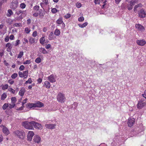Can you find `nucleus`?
<instances>
[{"mask_svg": "<svg viewBox=\"0 0 146 146\" xmlns=\"http://www.w3.org/2000/svg\"><path fill=\"white\" fill-rule=\"evenodd\" d=\"M51 11L53 13H55L57 12L58 10L56 8H53L52 9Z\"/></svg>", "mask_w": 146, "mask_h": 146, "instance_id": "obj_45", "label": "nucleus"}, {"mask_svg": "<svg viewBox=\"0 0 146 146\" xmlns=\"http://www.w3.org/2000/svg\"><path fill=\"white\" fill-rule=\"evenodd\" d=\"M60 31L58 29H56L54 32V35L57 36H59L60 34Z\"/></svg>", "mask_w": 146, "mask_h": 146, "instance_id": "obj_32", "label": "nucleus"}, {"mask_svg": "<svg viewBox=\"0 0 146 146\" xmlns=\"http://www.w3.org/2000/svg\"><path fill=\"white\" fill-rule=\"evenodd\" d=\"M25 31L26 33L29 34L31 30L29 28L26 27L25 29Z\"/></svg>", "mask_w": 146, "mask_h": 146, "instance_id": "obj_40", "label": "nucleus"}, {"mask_svg": "<svg viewBox=\"0 0 146 146\" xmlns=\"http://www.w3.org/2000/svg\"><path fill=\"white\" fill-rule=\"evenodd\" d=\"M94 2L96 5L100 4V0H95Z\"/></svg>", "mask_w": 146, "mask_h": 146, "instance_id": "obj_48", "label": "nucleus"}, {"mask_svg": "<svg viewBox=\"0 0 146 146\" xmlns=\"http://www.w3.org/2000/svg\"><path fill=\"white\" fill-rule=\"evenodd\" d=\"M137 44L141 46H143L146 44V41L144 39L137 40L136 41Z\"/></svg>", "mask_w": 146, "mask_h": 146, "instance_id": "obj_13", "label": "nucleus"}, {"mask_svg": "<svg viewBox=\"0 0 146 146\" xmlns=\"http://www.w3.org/2000/svg\"><path fill=\"white\" fill-rule=\"evenodd\" d=\"M76 5L77 7L78 8L81 7L82 6L81 4L80 3H77L76 4Z\"/></svg>", "mask_w": 146, "mask_h": 146, "instance_id": "obj_46", "label": "nucleus"}, {"mask_svg": "<svg viewBox=\"0 0 146 146\" xmlns=\"http://www.w3.org/2000/svg\"><path fill=\"white\" fill-rule=\"evenodd\" d=\"M121 0H115V3L117 4H118Z\"/></svg>", "mask_w": 146, "mask_h": 146, "instance_id": "obj_62", "label": "nucleus"}, {"mask_svg": "<svg viewBox=\"0 0 146 146\" xmlns=\"http://www.w3.org/2000/svg\"><path fill=\"white\" fill-rule=\"evenodd\" d=\"M20 40H17L16 41V43L15 44V46H17L20 43Z\"/></svg>", "mask_w": 146, "mask_h": 146, "instance_id": "obj_56", "label": "nucleus"}, {"mask_svg": "<svg viewBox=\"0 0 146 146\" xmlns=\"http://www.w3.org/2000/svg\"><path fill=\"white\" fill-rule=\"evenodd\" d=\"M138 17L141 18H143L146 16V11L143 9L138 11Z\"/></svg>", "mask_w": 146, "mask_h": 146, "instance_id": "obj_6", "label": "nucleus"}, {"mask_svg": "<svg viewBox=\"0 0 146 146\" xmlns=\"http://www.w3.org/2000/svg\"><path fill=\"white\" fill-rule=\"evenodd\" d=\"M28 70H26L24 71L23 72H19V76L21 78H27L28 76Z\"/></svg>", "mask_w": 146, "mask_h": 146, "instance_id": "obj_8", "label": "nucleus"}, {"mask_svg": "<svg viewBox=\"0 0 146 146\" xmlns=\"http://www.w3.org/2000/svg\"><path fill=\"white\" fill-rule=\"evenodd\" d=\"M25 68V66L23 65H22L20 66V67L19 68V69L20 70L22 71Z\"/></svg>", "mask_w": 146, "mask_h": 146, "instance_id": "obj_52", "label": "nucleus"}, {"mask_svg": "<svg viewBox=\"0 0 146 146\" xmlns=\"http://www.w3.org/2000/svg\"><path fill=\"white\" fill-rule=\"evenodd\" d=\"M56 23L58 25L62 24V26L63 28L65 26V24L63 22L62 17H60L57 19L56 21Z\"/></svg>", "mask_w": 146, "mask_h": 146, "instance_id": "obj_16", "label": "nucleus"}, {"mask_svg": "<svg viewBox=\"0 0 146 146\" xmlns=\"http://www.w3.org/2000/svg\"><path fill=\"white\" fill-rule=\"evenodd\" d=\"M9 40V38L8 36H7L5 38V41L6 42H7Z\"/></svg>", "mask_w": 146, "mask_h": 146, "instance_id": "obj_59", "label": "nucleus"}, {"mask_svg": "<svg viewBox=\"0 0 146 146\" xmlns=\"http://www.w3.org/2000/svg\"><path fill=\"white\" fill-rule=\"evenodd\" d=\"M54 36L53 32H51L50 33L48 36V38L50 40H52L54 39Z\"/></svg>", "mask_w": 146, "mask_h": 146, "instance_id": "obj_30", "label": "nucleus"}, {"mask_svg": "<svg viewBox=\"0 0 146 146\" xmlns=\"http://www.w3.org/2000/svg\"><path fill=\"white\" fill-rule=\"evenodd\" d=\"M34 135V133L33 131H29L27 134V140L29 141H31Z\"/></svg>", "mask_w": 146, "mask_h": 146, "instance_id": "obj_9", "label": "nucleus"}, {"mask_svg": "<svg viewBox=\"0 0 146 146\" xmlns=\"http://www.w3.org/2000/svg\"><path fill=\"white\" fill-rule=\"evenodd\" d=\"M43 2H44L46 4H47L48 3V0H43Z\"/></svg>", "mask_w": 146, "mask_h": 146, "instance_id": "obj_63", "label": "nucleus"}, {"mask_svg": "<svg viewBox=\"0 0 146 146\" xmlns=\"http://www.w3.org/2000/svg\"><path fill=\"white\" fill-rule=\"evenodd\" d=\"M35 84H33L31 85H29L28 86V89H32V87L35 86Z\"/></svg>", "mask_w": 146, "mask_h": 146, "instance_id": "obj_57", "label": "nucleus"}, {"mask_svg": "<svg viewBox=\"0 0 146 146\" xmlns=\"http://www.w3.org/2000/svg\"><path fill=\"white\" fill-rule=\"evenodd\" d=\"M25 92V88L23 87L20 90L19 92V95L21 96H23L24 93Z\"/></svg>", "mask_w": 146, "mask_h": 146, "instance_id": "obj_25", "label": "nucleus"}, {"mask_svg": "<svg viewBox=\"0 0 146 146\" xmlns=\"http://www.w3.org/2000/svg\"><path fill=\"white\" fill-rule=\"evenodd\" d=\"M71 15L69 13H67L64 16V17L65 19H68L70 17Z\"/></svg>", "mask_w": 146, "mask_h": 146, "instance_id": "obj_43", "label": "nucleus"}, {"mask_svg": "<svg viewBox=\"0 0 146 146\" xmlns=\"http://www.w3.org/2000/svg\"><path fill=\"white\" fill-rule=\"evenodd\" d=\"M34 105V103H28L26 105V107L29 110H30L35 108Z\"/></svg>", "mask_w": 146, "mask_h": 146, "instance_id": "obj_23", "label": "nucleus"}, {"mask_svg": "<svg viewBox=\"0 0 146 146\" xmlns=\"http://www.w3.org/2000/svg\"><path fill=\"white\" fill-rule=\"evenodd\" d=\"M8 13L9 14V16L13 14V12L11 10H9L8 11Z\"/></svg>", "mask_w": 146, "mask_h": 146, "instance_id": "obj_58", "label": "nucleus"}, {"mask_svg": "<svg viewBox=\"0 0 146 146\" xmlns=\"http://www.w3.org/2000/svg\"><path fill=\"white\" fill-rule=\"evenodd\" d=\"M32 123L33 124V126L36 129L41 130L43 128L41 124L32 121Z\"/></svg>", "mask_w": 146, "mask_h": 146, "instance_id": "obj_12", "label": "nucleus"}, {"mask_svg": "<svg viewBox=\"0 0 146 146\" xmlns=\"http://www.w3.org/2000/svg\"><path fill=\"white\" fill-rule=\"evenodd\" d=\"M20 7L21 8L23 9L25 7L26 5L24 3H22L20 4Z\"/></svg>", "mask_w": 146, "mask_h": 146, "instance_id": "obj_47", "label": "nucleus"}, {"mask_svg": "<svg viewBox=\"0 0 146 146\" xmlns=\"http://www.w3.org/2000/svg\"><path fill=\"white\" fill-rule=\"evenodd\" d=\"M13 133L15 136H17L21 139H24L25 136V133L22 130H15L13 132Z\"/></svg>", "mask_w": 146, "mask_h": 146, "instance_id": "obj_1", "label": "nucleus"}, {"mask_svg": "<svg viewBox=\"0 0 146 146\" xmlns=\"http://www.w3.org/2000/svg\"><path fill=\"white\" fill-rule=\"evenodd\" d=\"M42 81V80L41 78H39L37 80V82L39 84L41 83Z\"/></svg>", "mask_w": 146, "mask_h": 146, "instance_id": "obj_60", "label": "nucleus"}, {"mask_svg": "<svg viewBox=\"0 0 146 146\" xmlns=\"http://www.w3.org/2000/svg\"><path fill=\"white\" fill-rule=\"evenodd\" d=\"M7 94L6 93H4L1 95V100H4L7 97Z\"/></svg>", "mask_w": 146, "mask_h": 146, "instance_id": "obj_31", "label": "nucleus"}, {"mask_svg": "<svg viewBox=\"0 0 146 146\" xmlns=\"http://www.w3.org/2000/svg\"><path fill=\"white\" fill-rule=\"evenodd\" d=\"M21 23H15L14 26L15 27H19L21 26Z\"/></svg>", "mask_w": 146, "mask_h": 146, "instance_id": "obj_51", "label": "nucleus"}, {"mask_svg": "<svg viewBox=\"0 0 146 146\" xmlns=\"http://www.w3.org/2000/svg\"><path fill=\"white\" fill-rule=\"evenodd\" d=\"M88 23L86 22L82 24H79L78 25V26L80 28H84L86 26L88 25Z\"/></svg>", "mask_w": 146, "mask_h": 146, "instance_id": "obj_27", "label": "nucleus"}, {"mask_svg": "<svg viewBox=\"0 0 146 146\" xmlns=\"http://www.w3.org/2000/svg\"><path fill=\"white\" fill-rule=\"evenodd\" d=\"M21 102V100L20 101H19L18 102V103L16 104V106L15 107V109L16 110L18 111H21L24 108V106L23 105H22V106L21 107H18V105Z\"/></svg>", "mask_w": 146, "mask_h": 146, "instance_id": "obj_19", "label": "nucleus"}, {"mask_svg": "<svg viewBox=\"0 0 146 146\" xmlns=\"http://www.w3.org/2000/svg\"><path fill=\"white\" fill-rule=\"evenodd\" d=\"M9 87L7 84H5L2 86V89L3 90H5L7 89Z\"/></svg>", "mask_w": 146, "mask_h": 146, "instance_id": "obj_36", "label": "nucleus"}, {"mask_svg": "<svg viewBox=\"0 0 146 146\" xmlns=\"http://www.w3.org/2000/svg\"><path fill=\"white\" fill-rule=\"evenodd\" d=\"M39 51L40 52L43 54H46L48 53L47 51L44 48H40L39 49Z\"/></svg>", "mask_w": 146, "mask_h": 146, "instance_id": "obj_26", "label": "nucleus"}, {"mask_svg": "<svg viewBox=\"0 0 146 146\" xmlns=\"http://www.w3.org/2000/svg\"><path fill=\"white\" fill-rule=\"evenodd\" d=\"M51 44H48L46 45L45 46V48L47 49H49L50 48H51Z\"/></svg>", "mask_w": 146, "mask_h": 146, "instance_id": "obj_50", "label": "nucleus"}, {"mask_svg": "<svg viewBox=\"0 0 146 146\" xmlns=\"http://www.w3.org/2000/svg\"><path fill=\"white\" fill-rule=\"evenodd\" d=\"M45 41V36H43L40 39V42L41 44H43L44 43Z\"/></svg>", "mask_w": 146, "mask_h": 146, "instance_id": "obj_29", "label": "nucleus"}, {"mask_svg": "<svg viewBox=\"0 0 146 146\" xmlns=\"http://www.w3.org/2000/svg\"><path fill=\"white\" fill-rule=\"evenodd\" d=\"M32 82L31 79L30 78L28 79V80L27 81H26L25 83V84H31Z\"/></svg>", "mask_w": 146, "mask_h": 146, "instance_id": "obj_38", "label": "nucleus"}, {"mask_svg": "<svg viewBox=\"0 0 146 146\" xmlns=\"http://www.w3.org/2000/svg\"><path fill=\"white\" fill-rule=\"evenodd\" d=\"M135 121V119L133 118H129L127 123L128 126L131 127L134 123Z\"/></svg>", "mask_w": 146, "mask_h": 146, "instance_id": "obj_14", "label": "nucleus"}, {"mask_svg": "<svg viewBox=\"0 0 146 146\" xmlns=\"http://www.w3.org/2000/svg\"><path fill=\"white\" fill-rule=\"evenodd\" d=\"M31 63V61L30 60H26V61L23 62V64H29Z\"/></svg>", "mask_w": 146, "mask_h": 146, "instance_id": "obj_41", "label": "nucleus"}, {"mask_svg": "<svg viewBox=\"0 0 146 146\" xmlns=\"http://www.w3.org/2000/svg\"><path fill=\"white\" fill-rule=\"evenodd\" d=\"M41 61L42 60L40 57L37 58L35 60V62L37 63H40Z\"/></svg>", "mask_w": 146, "mask_h": 146, "instance_id": "obj_34", "label": "nucleus"}, {"mask_svg": "<svg viewBox=\"0 0 146 146\" xmlns=\"http://www.w3.org/2000/svg\"><path fill=\"white\" fill-rule=\"evenodd\" d=\"M41 140V137L39 135H36L33 137V141L35 143L39 144L40 143Z\"/></svg>", "mask_w": 146, "mask_h": 146, "instance_id": "obj_10", "label": "nucleus"}, {"mask_svg": "<svg viewBox=\"0 0 146 146\" xmlns=\"http://www.w3.org/2000/svg\"><path fill=\"white\" fill-rule=\"evenodd\" d=\"M44 85L46 88H49L50 87V84L49 82L47 81L45 82L44 83Z\"/></svg>", "mask_w": 146, "mask_h": 146, "instance_id": "obj_28", "label": "nucleus"}, {"mask_svg": "<svg viewBox=\"0 0 146 146\" xmlns=\"http://www.w3.org/2000/svg\"><path fill=\"white\" fill-rule=\"evenodd\" d=\"M48 80L51 82H56L55 76L53 75H50L48 77Z\"/></svg>", "mask_w": 146, "mask_h": 146, "instance_id": "obj_17", "label": "nucleus"}, {"mask_svg": "<svg viewBox=\"0 0 146 146\" xmlns=\"http://www.w3.org/2000/svg\"><path fill=\"white\" fill-rule=\"evenodd\" d=\"M16 14L17 15L16 18L17 20H19L23 18L22 14L21 13L20 11L17 12H16Z\"/></svg>", "mask_w": 146, "mask_h": 146, "instance_id": "obj_22", "label": "nucleus"}, {"mask_svg": "<svg viewBox=\"0 0 146 146\" xmlns=\"http://www.w3.org/2000/svg\"><path fill=\"white\" fill-rule=\"evenodd\" d=\"M6 47L7 48V51L8 52H10L12 48V45L10 43H7L6 45Z\"/></svg>", "mask_w": 146, "mask_h": 146, "instance_id": "obj_20", "label": "nucleus"}, {"mask_svg": "<svg viewBox=\"0 0 146 146\" xmlns=\"http://www.w3.org/2000/svg\"><path fill=\"white\" fill-rule=\"evenodd\" d=\"M136 28L139 31L143 32L145 30L144 27L139 24H137L135 25Z\"/></svg>", "mask_w": 146, "mask_h": 146, "instance_id": "obj_15", "label": "nucleus"}, {"mask_svg": "<svg viewBox=\"0 0 146 146\" xmlns=\"http://www.w3.org/2000/svg\"><path fill=\"white\" fill-rule=\"evenodd\" d=\"M14 38V36L13 35H10V40H13Z\"/></svg>", "mask_w": 146, "mask_h": 146, "instance_id": "obj_61", "label": "nucleus"}, {"mask_svg": "<svg viewBox=\"0 0 146 146\" xmlns=\"http://www.w3.org/2000/svg\"><path fill=\"white\" fill-rule=\"evenodd\" d=\"M57 100L58 102L61 103H63L66 100V98L63 94L59 93L57 96Z\"/></svg>", "mask_w": 146, "mask_h": 146, "instance_id": "obj_3", "label": "nucleus"}, {"mask_svg": "<svg viewBox=\"0 0 146 146\" xmlns=\"http://www.w3.org/2000/svg\"><path fill=\"white\" fill-rule=\"evenodd\" d=\"M8 82L10 84L12 85L14 83V81L12 79H10L9 80Z\"/></svg>", "mask_w": 146, "mask_h": 146, "instance_id": "obj_54", "label": "nucleus"}, {"mask_svg": "<svg viewBox=\"0 0 146 146\" xmlns=\"http://www.w3.org/2000/svg\"><path fill=\"white\" fill-rule=\"evenodd\" d=\"M11 103L9 104V108H10L15 107L16 105L15 104L17 102V99L15 97H12L11 98Z\"/></svg>", "mask_w": 146, "mask_h": 146, "instance_id": "obj_5", "label": "nucleus"}, {"mask_svg": "<svg viewBox=\"0 0 146 146\" xmlns=\"http://www.w3.org/2000/svg\"><path fill=\"white\" fill-rule=\"evenodd\" d=\"M142 7L143 5L141 4L140 3L138 4L135 6L133 9V11L135 12H136L137 11V9H138V8H141Z\"/></svg>", "mask_w": 146, "mask_h": 146, "instance_id": "obj_24", "label": "nucleus"}, {"mask_svg": "<svg viewBox=\"0 0 146 146\" xmlns=\"http://www.w3.org/2000/svg\"><path fill=\"white\" fill-rule=\"evenodd\" d=\"M138 0H132L129 2L127 6L128 9L129 10H131L133 8V6L136 3H138Z\"/></svg>", "mask_w": 146, "mask_h": 146, "instance_id": "obj_7", "label": "nucleus"}, {"mask_svg": "<svg viewBox=\"0 0 146 146\" xmlns=\"http://www.w3.org/2000/svg\"><path fill=\"white\" fill-rule=\"evenodd\" d=\"M23 55V51H21L20 52L19 54H18V56H17V58H21L22 56Z\"/></svg>", "mask_w": 146, "mask_h": 146, "instance_id": "obj_35", "label": "nucleus"}, {"mask_svg": "<svg viewBox=\"0 0 146 146\" xmlns=\"http://www.w3.org/2000/svg\"><path fill=\"white\" fill-rule=\"evenodd\" d=\"M84 17L83 16H81L78 18V20L79 22H82L84 21Z\"/></svg>", "mask_w": 146, "mask_h": 146, "instance_id": "obj_42", "label": "nucleus"}, {"mask_svg": "<svg viewBox=\"0 0 146 146\" xmlns=\"http://www.w3.org/2000/svg\"><path fill=\"white\" fill-rule=\"evenodd\" d=\"M29 42L31 44L35 42V39L33 38H31L29 39Z\"/></svg>", "mask_w": 146, "mask_h": 146, "instance_id": "obj_39", "label": "nucleus"}, {"mask_svg": "<svg viewBox=\"0 0 146 146\" xmlns=\"http://www.w3.org/2000/svg\"><path fill=\"white\" fill-rule=\"evenodd\" d=\"M32 121L31 122L25 121L22 123L23 126L26 129H28L33 130L34 129L33 127V124L32 123Z\"/></svg>", "mask_w": 146, "mask_h": 146, "instance_id": "obj_2", "label": "nucleus"}, {"mask_svg": "<svg viewBox=\"0 0 146 146\" xmlns=\"http://www.w3.org/2000/svg\"><path fill=\"white\" fill-rule=\"evenodd\" d=\"M34 104L35 108H40L43 107L44 106L43 103L40 102H37L35 103Z\"/></svg>", "mask_w": 146, "mask_h": 146, "instance_id": "obj_18", "label": "nucleus"}, {"mask_svg": "<svg viewBox=\"0 0 146 146\" xmlns=\"http://www.w3.org/2000/svg\"><path fill=\"white\" fill-rule=\"evenodd\" d=\"M142 96L143 98L146 99V90H145L143 93L142 94Z\"/></svg>", "mask_w": 146, "mask_h": 146, "instance_id": "obj_53", "label": "nucleus"}, {"mask_svg": "<svg viewBox=\"0 0 146 146\" xmlns=\"http://www.w3.org/2000/svg\"><path fill=\"white\" fill-rule=\"evenodd\" d=\"M37 35V33L36 31H35L32 34V36L34 37H36Z\"/></svg>", "mask_w": 146, "mask_h": 146, "instance_id": "obj_49", "label": "nucleus"}, {"mask_svg": "<svg viewBox=\"0 0 146 146\" xmlns=\"http://www.w3.org/2000/svg\"><path fill=\"white\" fill-rule=\"evenodd\" d=\"M0 127L2 129V131L6 135H8L9 134V131L7 128L3 125H0Z\"/></svg>", "mask_w": 146, "mask_h": 146, "instance_id": "obj_11", "label": "nucleus"}, {"mask_svg": "<svg viewBox=\"0 0 146 146\" xmlns=\"http://www.w3.org/2000/svg\"><path fill=\"white\" fill-rule=\"evenodd\" d=\"M8 90L11 93L14 94L15 93V91L11 88H9Z\"/></svg>", "mask_w": 146, "mask_h": 146, "instance_id": "obj_33", "label": "nucleus"}, {"mask_svg": "<svg viewBox=\"0 0 146 146\" xmlns=\"http://www.w3.org/2000/svg\"><path fill=\"white\" fill-rule=\"evenodd\" d=\"M9 107V104H8L5 103L3 106L2 108L4 110H5L8 107Z\"/></svg>", "mask_w": 146, "mask_h": 146, "instance_id": "obj_37", "label": "nucleus"}, {"mask_svg": "<svg viewBox=\"0 0 146 146\" xmlns=\"http://www.w3.org/2000/svg\"><path fill=\"white\" fill-rule=\"evenodd\" d=\"M4 63L5 64L6 66H8L9 65V64L7 63L6 60H4Z\"/></svg>", "mask_w": 146, "mask_h": 146, "instance_id": "obj_64", "label": "nucleus"}, {"mask_svg": "<svg viewBox=\"0 0 146 146\" xmlns=\"http://www.w3.org/2000/svg\"><path fill=\"white\" fill-rule=\"evenodd\" d=\"M27 100V98H26L25 100H24L22 103V105L24 106V104L26 103Z\"/></svg>", "mask_w": 146, "mask_h": 146, "instance_id": "obj_55", "label": "nucleus"}, {"mask_svg": "<svg viewBox=\"0 0 146 146\" xmlns=\"http://www.w3.org/2000/svg\"><path fill=\"white\" fill-rule=\"evenodd\" d=\"M137 107L139 109H141L146 106V102L143 100H139L137 104Z\"/></svg>", "mask_w": 146, "mask_h": 146, "instance_id": "obj_4", "label": "nucleus"}, {"mask_svg": "<svg viewBox=\"0 0 146 146\" xmlns=\"http://www.w3.org/2000/svg\"><path fill=\"white\" fill-rule=\"evenodd\" d=\"M17 74L16 73L13 74L11 76V77L13 79L15 78L17 76Z\"/></svg>", "mask_w": 146, "mask_h": 146, "instance_id": "obj_44", "label": "nucleus"}, {"mask_svg": "<svg viewBox=\"0 0 146 146\" xmlns=\"http://www.w3.org/2000/svg\"><path fill=\"white\" fill-rule=\"evenodd\" d=\"M55 125L52 124H46L45 125V127L48 129H54L55 127Z\"/></svg>", "mask_w": 146, "mask_h": 146, "instance_id": "obj_21", "label": "nucleus"}]
</instances>
